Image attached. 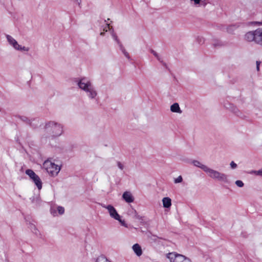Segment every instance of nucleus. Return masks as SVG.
<instances>
[{
	"mask_svg": "<svg viewBox=\"0 0 262 262\" xmlns=\"http://www.w3.org/2000/svg\"><path fill=\"white\" fill-rule=\"evenodd\" d=\"M191 163L194 166L202 169L210 178L224 183L228 182V176L225 173L210 168L198 160H193Z\"/></svg>",
	"mask_w": 262,
	"mask_h": 262,
	"instance_id": "1",
	"label": "nucleus"
},
{
	"mask_svg": "<svg viewBox=\"0 0 262 262\" xmlns=\"http://www.w3.org/2000/svg\"><path fill=\"white\" fill-rule=\"evenodd\" d=\"M45 128L46 132L53 137H58L63 132V125L53 121L46 123Z\"/></svg>",
	"mask_w": 262,
	"mask_h": 262,
	"instance_id": "2",
	"label": "nucleus"
},
{
	"mask_svg": "<svg viewBox=\"0 0 262 262\" xmlns=\"http://www.w3.org/2000/svg\"><path fill=\"white\" fill-rule=\"evenodd\" d=\"M245 39L249 42H254L262 48V28L247 32L245 35Z\"/></svg>",
	"mask_w": 262,
	"mask_h": 262,
	"instance_id": "3",
	"label": "nucleus"
},
{
	"mask_svg": "<svg viewBox=\"0 0 262 262\" xmlns=\"http://www.w3.org/2000/svg\"><path fill=\"white\" fill-rule=\"evenodd\" d=\"M43 166L52 176H57L60 170V168L58 165H56L49 160L45 161Z\"/></svg>",
	"mask_w": 262,
	"mask_h": 262,
	"instance_id": "4",
	"label": "nucleus"
},
{
	"mask_svg": "<svg viewBox=\"0 0 262 262\" xmlns=\"http://www.w3.org/2000/svg\"><path fill=\"white\" fill-rule=\"evenodd\" d=\"M166 257L170 262H192L188 257L176 252L169 253L167 254Z\"/></svg>",
	"mask_w": 262,
	"mask_h": 262,
	"instance_id": "5",
	"label": "nucleus"
},
{
	"mask_svg": "<svg viewBox=\"0 0 262 262\" xmlns=\"http://www.w3.org/2000/svg\"><path fill=\"white\" fill-rule=\"evenodd\" d=\"M26 173L32 180L38 189L42 188V182L40 178L31 169H27Z\"/></svg>",
	"mask_w": 262,
	"mask_h": 262,
	"instance_id": "6",
	"label": "nucleus"
},
{
	"mask_svg": "<svg viewBox=\"0 0 262 262\" xmlns=\"http://www.w3.org/2000/svg\"><path fill=\"white\" fill-rule=\"evenodd\" d=\"M78 87L83 91L90 88L93 84L86 77L78 78L76 81Z\"/></svg>",
	"mask_w": 262,
	"mask_h": 262,
	"instance_id": "7",
	"label": "nucleus"
},
{
	"mask_svg": "<svg viewBox=\"0 0 262 262\" xmlns=\"http://www.w3.org/2000/svg\"><path fill=\"white\" fill-rule=\"evenodd\" d=\"M101 206L108 210L110 215L112 218H113L115 220L119 219L120 215L118 213L116 209L112 205L101 204Z\"/></svg>",
	"mask_w": 262,
	"mask_h": 262,
	"instance_id": "8",
	"label": "nucleus"
},
{
	"mask_svg": "<svg viewBox=\"0 0 262 262\" xmlns=\"http://www.w3.org/2000/svg\"><path fill=\"white\" fill-rule=\"evenodd\" d=\"M84 92L90 99H95L97 95V92L93 84Z\"/></svg>",
	"mask_w": 262,
	"mask_h": 262,
	"instance_id": "9",
	"label": "nucleus"
},
{
	"mask_svg": "<svg viewBox=\"0 0 262 262\" xmlns=\"http://www.w3.org/2000/svg\"><path fill=\"white\" fill-rule=\"evenodd\" d=\"M6 37L9 45L12 46L14 49L16 50L19 45L17 41L10 35H6Z\"/></svg>",
	"mask_w": 262,
	"mask_h": 262,
	"instance_id": "10",
	"label": "nucleus"
},
{
	"mask_svg": "<svg viewBox=\"0 0 262 262\" xmlns=\"http://www.w3.org/2000/svg\"><path fill=\"white\" fill-rule=\"evenodd\" d=\"M122 198L127 203H132L134 200V198L131 193L128 191L123 193Z\"/></svg>",
	"mask_w": 262,
	"mask_h": 262,
	"instance_id": "11",
	"label": "nucleus"
},
{
	"mask_svg": "<svg viewBox=\"0 0 262 262\" xmlns=\"http://www.w3.org/2000/svg\"><path fill=\"white\" fill-rule=\"evenodd\" d=\"M132 249L135 253L138 256H140L142 254V250L141 246L138 244H134L132 247Z\"/></svg>",
	"mask_w": 262,
	"mask_h": 262,
	"instance_id": "12",
	"label": "nucleus"
},
{
	"mask_svg": "<svg viewBox=\"0 0 262 262\" xmlns=\"http://www.w3.org/2000/svg\"><path fill=\"white\" fill-rule=\"evenodd\" d=\"M191 2L193 3V5L194 7H198L201 6H205L207 5L208 0H190Z\"/></svg>",
	"mask_w": 262,
	"mask_h": 262,
	"instance_id": "13",
	"label": "nucleus"
},
{
	"mask_svg": "<svg viewBox=\"0 0 262 262\" xmlns=\"http://www.w3.org/2000/svg\"><path fill=\"white\" fill-rule=\"evenodd\" d=\"M170 111L173 113L181 114L182 111L180 109L179 105L178 103H174L170 106Z\"/></svg>",
	"mask_w": 262,
	"mask_h": 262,
	"instance_id": "14",
	"label": "nucleus"
},
{
	"mask_svg": "<svg viewBox=\"0 0 262 262\" xmlns=\"http://www.w3.org/2000/svg\"><path fill=\"white\" fill-rule=\"evenodd\" d=\"M162 202L164 208H169L171 205V200L168 197L164 198L162 199Z\"/></svg>",
	"mask_w": 262,
	"mask_h": 262,
	"instance_id": "15",
	"label": "nucleus"
},
{
	"mask_svg": "<svg viewBox=\"0 0 262 262\" xmlns=\"http://www.w3.org/2000/svg\"><path fill=\"white\" fill-rule=\"evenodd\" d=\"M119 48L120 50L122 51V53L124 54V55L128 59H130V56L128 54V53L125 50V48H124L122 44H120Z\"/></svg>",
	"mask_w": 262,
	"mask_h": 262,
	"instance_id": "16",
	"label": "nucleus"
},
{
	"mask_svg": "<svg viewBox=\"0 0 262 262\" xmlns=\"http://www.w3.org/2000/svg\"><path fill=\"white\" fill-rule=\"evenodd\" d=\"M18 118L20 119V120L22 121L26 122L28 124L31 125L32 121L30 119H29L28 117L26 116H19Z\"/></svg>",
	"mask_w": 262,
	"mask_h": 262,
	"instance_id": "17",
	"label": "nucleus"
},
{
	"mask_svg": "<svg viewBox=\"0 0 262 262\" xmlns=\"http://www.w3.org/2000/svg\"><path fill=\"white\" fill-rule=\"evenodd\" d=\"M29 227L35 234L38 235L39 231L34 224L30 223Z\"/></svg>",
	"mask_w": 262,
	"mask_h": 262,
	"instance_id": "18",
	"label": "nucleus"
},
{
	"mask_svg": "<svg viewBox=\"0 0 262 262\" xmlns=\"http://www.w3.org/2000/svg\"><path fill=\"white\" fill-rule=\"evenodd\" d=\"M96 262H111L108 259L106 258L104 256H99L97 259Z\"/></svg>",
	"mask_w": 262,
	"mask_h": 262,
	"instance_id": "19",
	"label": "nucleus"
},
{
	"mask_svg": "<svg viewBox=\"0 0 262 262\" xmlns=\"http://www.w3.org/2000/svg\"><path fill=\"white\" fill-rule=\"evenodd\" d=\"M111 30H112V36L113 38L117 42L118 46H120V45L122 44L121 42L118 39L117 35L114 32V30L113 28Z\"/></svg>",
	"mask_w": 262,
	"mask_h": 262,
	"instance_id": "20",
	"label": "nucleus"
},
{
	"mask_svg": "<svg viewBox=\"0 0 262 262\" xmlns=\"http://www.w3.org/2000/svg\"><path fill=\"white\" fill-rule=\"evenodd\" d=\"M112 28H110V25L108 24H106V26L103 29V32H101L100 34L101 36H104L105 34V32H107L108 31V29L110 30H111Z\"/></svg>",
	"mask_w": 262,
	"mask_h": 262,
	"instance_id": "21",
	"label": "nucleus"
},
{
	"mask_svg": "<svg viewBox=\"0 0 262 262\" xmlns=\"http://www.w3.org/2000/svg\"><path fill=\"white\" fill-rule=\"evenodd\" d=\"M16 50L28 52L30 50V48L29 47H26L25 46L22 47L21 46L19 45V47L17 48Z\"/></svg>",
	"mask_w": 262,
	"mask_h": 262,
	"instance_id": "22",
	"label": "nucleus"
},
{
	"mask_svg": "<svg viewBox=\"0 0 262 262\" xmlns=\"http://www.w3.org/2000/svg\"><path fill=\"white\" fill-rule=\"evenodd\" d=\"M249 173L262 176V169L259 170H252L249 172Z\"/></svg>",
	"mask_w": 262,
	"mask_h": 262,
	"instance_id": "23",
	"label": "nucleus"
},
{
	"mask_svg": "<svg viewBox=\"0 0 262 262\" xmlns=\"http://www.w3.org/2000/svg\"><path fill=\"white\" fill-rule=\"evenodd\" d=\"M151 53L153 54V55L157 58V59L160 62H161V63H163V61L162 60L161 58H160V57L159 56V55L156 52H155L154 50H151Z\"/></svg>",
	"mask_w": 262,
	"mask_h": 262,
	"instance_id": "24",
	"label": "nucleus"
},
{
	"mask_svg": "<svg viewBox=\"0 0 262 262\" xmlns=\"http://www.w3.org/2000/svg\"><path fill=\"white\" fill-rule=\"evenodd\" d=\"M57 211L59 214H63L64 212V209L63 207L58 206L57 207Z\"/></svg>",
	"mask_w": 262,
	"mask_h": 262,
	"instance_id": "25",
	"label": "nucleus"
},
{
	"mask_svg": "<svg viewBox=\"0 0 262 262\" xmlns=\"http://www.w3.org/2000/svg\"><path fill=\"white\" fill-rule=\"evenodd\" d=\"M117 221H118L119 222V223H120V224L124 226V227H127V224H126L125 222L124 221V220H122L121 219V217L120 216H119V218L118 220H117Z\"/></svg>",
	"mask_w": 262,
	"mask_h": 262,
	"instance_id": "26",
	"label": "nucleus"
},
{
	"mask_svg": "<svg viewBox=\"0 0 262 262\" xmlns=\"http://www.w3.org/2000/svg\"><path fill=\"white\" fill-rule=\"evenodd\" d=\"M235 184L239 187H242L244 185V183L241 180L236 181Z\"/></svg>",
	"mask_w": 262,
	"mask_h": 262,
	"instance_id": "27",
	"label": "nucleus"
},
{
	"mask_svg": "<svg viewBox=\"0 0 262 262\" xmlns=\"http://www.w3.org/2000/svg\"><path fill=\"white\" fill-rule=\"evenodd\" d=\"M183 181V178L181 176H179L177 178L175 179L174 180V182L175 183H179L182 182Z\"/></svg>",
	"mask_w": 262,
	"mask_h": 262,
	"instance_id": "28",
	"label": "nucleus"
},
{
	"mask_svg": "<svg viewBox=\"0 0 262 262\" xmlns=\"http://www.w3.org/2000/svg\"><path fill=\"white\" fill-rule=\"evenodd\" d=\"M230 165L232 169H235L237 166V164L234 161H231Z\"/></svg>",
	"mask_w": 262,
	"mask_h": 262,
	"instance_id": "29",
	"label": "nucleus"
},
{
	"mask_svg": "<svg viewBox=\"0 0 262 262\" xmlns=\"http://www.w3.org/2000/svg\"><path fill=\"white\" fill-rule=\"evenodd\" d=\"M117 165L118 166V167L121 169V170H122L124 168V166L120 162H117Z\"/></svg>",
	"mask_w": 262,
	"mask_h": 262,
	"instance_id": "30",
	"label": "nucleus"
},
{
	"mask_svg": "<svg viewBox=\"0 0 262 262\" xmlns=\"http://www.w3.org/2000/svg\"><path fill=\"white\" fill-rule=\"evenodd\" d=\"M253 24L254 25H257L258 26H262V20L260 21H254L253 23Z\"/></svg>",
	"mask_w": 262,
	"mask_h": 262,
	"instance_id": "31",
	"label": "nucleus"
},
{
	"mask_svg": "<svg viewBox=\"0 0 262 262\" xmlns=\"http://www.w3.org/2000/svg\"><path fill=\"white\" fill-rule=\"evenodd\" d=\"M73 1L77 3L78 5V6L81 8V0H73Z\"/></svg>",
	"mask_w": 262,
	"mask_h": 262,
	"instance_id": "32",
	"label": "nucleus"
},
{
	"mask_svg": "<svg viewBox=\"0 0 262 262\" xmlns=\"http://www.w3.org/2000/svg\"><path fill=\"white\" fill-rule=\"evenodd\" d=\"M134 212L135 213V217L136 219H139V220L141 219V217L138 214V213H137L136 211L134 210Z\"/></svg>",
	"mask_w": 262,
	"mask_h": 262,
	"instance_id": "33",
	"label": "nucleus"
},
{
	"mask_svg": "<svg viewBox=\"0 0 262 262\" xmlns=\"http://www.w3.org/2000/svg\"><path fill=\"white\" fill-rule=\"evenodd\" d=\"M260 61H256V69H257V71H259V64H260Z\"/></svg>",
	"mask_w": 262,
	"mask_h": 262,
	"instance_id": "34",
	"label": "nucleus"
},
{
	"mask_svg": "<svg viewBox=\"0 0 262 262\" xmlns=\"http://www.w3.org/2000/svg\"><path fill=\"white\" fill-rule=\"evenodd\" d=\"M233 112H234L235 114H237V113H238V109H237V108L235 107V108H234V110H233Z\"/></svg>",
	"mask_w": 262,
	"mask_h": 262,
	"instance_id": "35",
	"label": "nucleus"
},
{
	"mask_svg": "<svg viewBox=\"0 0 262 262\" xmlns=\"http://www.w3.org/2000/svg\"><path fill=\"white\" fill-rule=\"evenodd\" d=\"M51 213H52L53 215H55L54 213L52 211V210H51Z\"/></svg>",
	"mask_w": 262,
	"mask_h": 262,
	"instance_id": "36",
	"label": "nucleus"
}]
</instances>
